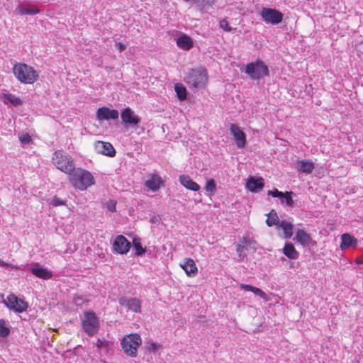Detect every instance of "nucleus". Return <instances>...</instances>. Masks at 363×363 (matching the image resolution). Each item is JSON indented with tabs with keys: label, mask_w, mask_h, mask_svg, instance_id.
<instances>
[{
	"label": "nucleus",
	"mask_w": 363,
	"mask_h": 363,
	"mask_svg": "<svg viewBox=\"0 0 363 363\" xmlns=\"http://www.w3.org/2000/svg\"><path fill=\"white\" fill-rule=\"evenodd\" d=\"M96 118L99 121L117 119L118 118V111L116 109H110L107 107H101L96 111Z\"/></svg>",
	"instance_id": "4468645a"
},
{
	"label": "nucleus",
	"mask_w": 363,
	"mask_h": 363,
	"mask_svg": "<svg viewBox=\"0 0 363 363\" xmlns=\"http://www.w3.org/2000/svg\"><path fill=\"white\" fill-rule=\"evenodd\" d=\"M177 44L178 47L184 50H188L193 46L191 38L186 35L180 36L177 40Z\"/></svg>",
	"instance_id": "b1692460"
},
{
	"label": "nucleus",
	"mask_w": 363,
	"mask_h": 363,
	"mask_svg": "<svg viewBox=\"0 0 363 363\" xmlns=\"http://www.w3.org/2000/svg\"><path fill=\"white\" fill-rule=\"evenodd\" d=\"M240 288L245 291H252L255 295L259 296L264 299H266V296H267L266 294L259 288H257V287H255V286H252L248 285V284H240Z\"/></svg>",
	"instance_id": "c756f323"
},
{
	"label": "nucleus",
	"mask_w": 363,
	"mask_h": 363,
	"mask_svg": "<svg viewBox=\"0 0 363 363\" xmlns=\"http://www.w3.org/2000/svg\"><path fill=\"white\" fill-rule=\"evenodd\" d=\"M54 206H59L65 204V201L60 199L57 196H53L52 201L50 203Z\"/></svg>",
	"instance_id": "58836bf2"
},
{
	"label": "nucleus",
	"mask_w": 363,
	"mask_h": 363,
	"mask_svg": "<svg viewBox=\"0 0 363 363\" xmlns=\"http://www.w3.org/2000/svg\"><path fill=\"white\" fill-rule=\"evenodd\" d=\"M94 150L96 153L113 157L116 155V150L113 145L108 142L96 141L94 143Z\"/></svg>",
	"instance_id": "f8f14e48"
},
{
	"label": "nucleus",
	"mask_w": 363,
	"mask_h": 363,
	"mask_svg": "<svg viewBox=\"0 0 363 363\" xmlns=\"http://www.w3.org/2000/svg\"><path fill=\"white\" fill-rule=\"evenodd\" d=\"M174 90L179 100L184 101L186 99V89L184 85L177 83L174 85Z\"/></svg>",
	"instance_id": "473e14b6"
},
{
	"label": "nucleus",
	"mask_w": 363,
	"mask_h": 363,
	"mask_svg": "<svg viewBox=\"0 0 363 363\" xmlns=\"http://www.w3.org/2000/svg\"><path fill=\"white\" fill-rule=\"evenodd\" d=\"M130 247V242L123 236L118 235L113 243V248L118 254H126Z\"/></svg>",
	"instance_id": "9b49d317"
},
{
	"label": "nucleus",
	"mask_w": 363,
	"mask_h": 363,
	"mask_svg": "<svg viewBox=\"0 0 363 363\" xmlns=\"http://www.w3.org/2000/svg\"><path fill=\"white\" fill-rule=\"evenodd\" d=\"M296 169L300 172L310 174L315 169V165L311 161L299 160L296 162Z\"/></svg>",
	"instance_id": "aec40b11"
},
{
	"label": "nucleus",
	"mask_w": 363,
	"mask_h": 363,
	"mask_svg": "<svg viewBox=\"0 0 363 363\" xmlns=\"http://www.w3.org/2000/svg\"><path fill=\"white\" fill-rule=\"evenodd\" d=\"M267 216V219L266 220V223L268 226L271 227L273 225H277L279 227V217L275 210L272 209L271 211L266 214Z\"/></svg>",
	"instance_id": "cd10ccee"
},
{
	"label": "nucleus",
	"mask_w": 363,
	"mask_h": 363,
	"mask_svg": "<svg viewBox=\"0 0 363 363\" xmlns=\"http://www.w3.org/2000/svg\"><path fill=\"white\" fill-rule=\"evenodd\" d=\"M10 333V329L6 326V321L4 319H0V337H6Z\"/></svg>",
	"instance_id": "72a5a7b5"
},
{
	"label": "nucleus",
	"mask_w": 363,
	"mask_h": 363,
	"mask_svg": "<svg viewBox=\"0 0 363 363\" xmlns=\"http://www.w3.org/2000/svg\"><path fill=\"white\" fill-rule=\"evenodd\" d=\"M341 240L342 242L340 244V247L342 250L347 249L350 247H355L357 243V240L348 233L343 234L342 235Z\"/></svg>",
	"instance_id": "5701e85b"
},
{
	"label": "nucleus",
	"mask_w": 363,
	"mask_h": 363,
	"mask_svg": "<svg viewBox=\"0 0 363 363\" xmlns=\"http://www.w3.org/2000/svg\"><path fill=\"white\" fill-rule=\"evenodd\" d=\"M205 189L206 191L209 192L210 194H213L216 192V184L213 179H208L206 182Z\"/></svg>",
	"instance_id": "f704fd0d"
},
{
	"label": "nucleus",
	"mask_w": 363,
	"mask_h": 363,
	"mask_svg": "<svg viewBox=\"0 0 363 363\" xmlns=\"http://www.w3.org/2000/svg\"><path fill=\"white\" fill-rule=\"evenodd\" d=\"M162 179L158 176H152L151 179L147 180L145 183V186L152 191H157L160 189Z\"/></svg>",
	"instance_id": "bb28decb"
},
{
	"label": "nucleus",
	"mask_w": 363,
	"mask_h": 363,
	"mask_svg": "<svg viewBox=\"0 0 363 363\" xmlns=\"http://www.w3.org/2000/svg\"><path fill=\"white\" fill-rule=\"evenodd\" d=\"M295 239L303 246L313 247L316 245V242L313 240L309 233L302 229H298L296 234Z\"/></svg>",
	"instance_id": "2eb2a0df"
},
{
	"label": "nucleus",
	"mask_w": 363,
	"mask_h": 363,
	"mask_svg": "<svg viewBox=\"0 0 363 363\" xmlns=\"http://www.w3.org/2000/svg\"><path fill=\"white\" fill-rule=\"evenodd\" d=\"M208 81L207 73L205 69L198 67L190 69L184 77V82L191 88H203Z\"/></svg>",
	"instance_id": "f03ea898"
},
{
	"label": "nucleus",
	"mask_w": 363,
	"mask_h": 363,
	"mask_svg": "<svg viewBox=\"0 0 363 363\" xmlns=\"http://www.w3.org/2000/svg\"><path fill=\"white\" fill-rule=\"evenodd\" d=\"M293 224L286 220H281L279 223L277 228H281L284 231V238L286 239L291 238L293 235Z\"/></svg>",
	"instance_id": "a878e982"
},
{
	"label": "nucleus",
	"mask_w": 363,
	"mask_h": 363,
	"mask_svg": "<svg viewBox=\"0 0 363 363\" xmlns=\"http://www.w3.org/2000/svg\"><path fill=\"white\" fill-rule=\"evenodd\" d=\"M82 327L86 333L91 336V311H85L84 313V319L82 320Z\"/></svg>",
	"instance_id": "c85d7f7f"
},
{
	"label": "nucleus",
	"mask_w": 363,
	"mask_h": 363,
	"mask_svg": "<svg viewBox=\"0 0 363 363\" xmlns=\"http://www.w3.org/2000/svg\"><path fill=\"white\" fill-rule=\"evenodd\" d=\"M72 186L79 190H85L91 186V173L82 168H75L69 174Z\"/></svg>",
	"instance_id": "7ed1b4c3"
},
{
	"label": "nucleus",
	"mask_w": 363,
	"mask_h": 363,
	"mask_svg": "<svg viewBox=\"0 0 363 363\" xmlns=\"http://www.w3.org/2000/svg\"><path fill=\"white\" fill-rule=\"evenodd\" d=\"M74 302H75V304L77 306H81L82 305V303H84V301L82 299V298L81 297H77L74 299Z\"/></svg>",
	"instance_id": "de8ad7c7"
},
{
	"label": "nucleus",
	"mask_w": 363,
	"mask_h": 363,
	"mask_svg": "<svg viewBox=\"0 0 363 363\" xmlns=\"http://www.w3.org/2000/svg\"><path fill=\"white\" fill-rule=\"evenodd\" d=\"M99 320L95 313L92 312V335L98 332Z\"/></svg>",
	"instance_id": "c9c22d12"
},
{
	"label": "nucleus",
	"mask_w": 363,
	"mask_h": 363,
	"mask_svg": "<svg viewBox=\"0 0 363 363\" xmlns=\"http://www.w3.org/2000/svg\"><path fill=\"white\" fill-rule=\"evenodd\" d=\"M264 186V179L262 177L254 178L251 177L246 184L247 189L252 192L260 191Z\"/></svg>",
	"instance_id": "a211bd4d"
},
{
	"label": "nucleus",
	"mask_w": 363,
	"mask_h": 363,
	"mask_svg": "<svg viewBox=\"0 0 363 363\" xmlns=\"http://www.w3.org/2000/svg\"><path fill=\"white\" fill-rule=\"evenodd\" d=\"M118 303L121 306H125L128 311L138 313L141 311V302L138 298H127L125 296H121L118 298Z\"/></svg>",
	"instance_id": "9d476101"
},
{
	"label": "nucleus",
	"mask_w": 363,
	"mask_h": 363,
	"mask_svg": "<svg viewBox=\"0 0 363 363\" xmlns=\"http://www.w3.org/2000/svg\"><path fill=\"white\" fill-rule=\"evenodd\" d=\"M159 347H160V345L156 343H154V342L148 343L146 345V349L149 352H156L159 349Z\"/></svg>",
	"instance_id": "79ce46f5"
},
{
	"label": "nucleus",
	"mask_w": 363,
	"mask_h": 363,
	"mask_svg": "<svg viewBox=\"0 0 363 363\" xmlns=\"http://www.w3.org/2000/svg\"><path fill=\"white\" fill-rule=\"evenodd\" d=\"M283 252L285 256L291 259H297L299 255L298 252L295 249L294 245L291 242L285 244L283 249Z\"/></svg>",
	"instance_id": "393cba45"
},
{
	"label": "nucleus",
	"mask_w": 363,
	"mask_h": 363,
	"mask_svg": "<svg viewBox=\"0 0 363 363\" xmlns=\"http://www.w3.org/2000/svg\"><path fill=\"white\" fill-rule=\"evenodd\" d=\"M180 267L185 271L188 276H194L197 273L196 264L191 258H186L184 263H180Z\"/></svg>",
	"instance_id": "412c9836"
},
{
	"label": "nucleus",
	"mask_w": 363,
	"mask_h": 363,
	"mask_svg": "<svg viewBox=\"0 0 363 363\" xmlns=\"http://www.w3.org/2000/svg\"><path fill=\"white\" fill-rule=\"evenodd\" d=\"M179 182L182 186L187 189L197 191L200 189L199 185L194 182L189 176L182 175L179 177Z\"/></svg>",
	"instance_id": "4be33fe9"
},
{
	"label": "nucleus",
	"mask_w": 363,
	"mask_h": 363,
	"mask_svg": "<svg viewBox=\"0 0 363 363\" xmlns=\"http://www.w3.org/2000/svg\"><path fill=\"white\" fill-rule=\"evenodd\" d=\"M13 73L16 78L24 84H32L38 79L37 71L25 63L15 64L13 67Z\"/></svg>",
	"instance_id": "f257e3e1"
},
{
	"label": "nucleus",
	"mask_w": 363,
	"mask_h": 363,
	"mask_svg": "<svg viewBox=\"0 0 363 363\" xmlns=\"http://www.w3.org/2000/svg\"><path fill=\"white\" fill-rule=\"evenodd\" d=\"M53 164L62 172L69 174L74 169V163L72 157L63 151H55L52 156Z\"/></svg>",
	"instance_id": "39448f33"
},
{
	"label": "nucleus",
	"mask_w": 363,
	"mask_h": 363,
	"mask_svg": "<svg viewBox=\"0 0 363 363\" xmlns=\"http://www.w3.org/2000/svg\"><path fill=\"white\" fill-rule=\"evenodd\" d=\"M107 208L111 212L116 211V202L113 201H109L107 203Z\"/></svg>",
	"instance_id": "a18cd8bd"
},
{
	"label": "nucleus",
	"mask_w": 363,
	"mask_h": 363,
	"mask_svg": "<svg viewBox=\"0 0 363 363\" xmlns=\"http://www.w3.org/2000/svg\"><path fill=\"white\" fill-rule=\"evenodd\" d=\"M141 344V337L137 333L128 335L123 337L121 341L123 352L131 357H137L138 348Z\"/></svg>",
	"instance_id": "20e7f679"
},
{
	"label": "nucleus",
	"mask_w": 363,
	"mask_h": 363,
	"mask_svg": "<svg viewBox=\"0 0 363 363\" xmlns=\"http://www.w3.org/2000/svg\"><path fill=\"white\" fill-rule=\"evenodd\" d=\"M115 47L117 50H118V51L120 52L124 51L125 49H126V45L121 43V42H118V43H115Z\"/></svg>",
	"instance_id": "c03bdc74"
},
{
	"label": "nucleus",
	"mask_w": 363,
	"mask_h": 363,
	"mask_svg": "<svg viewBox=\"0 0 363 363\" xmlns=\"http://www.w3.org/2000/svg\"><path fill=\"white\" fill-rule=\"evenodd\" d=\"M122 123L129 127H135L140 122V117L129 107L125 108L121 113Z\"/></svg>",
	"instance_id": "1a4fd4ad"
},
{
	"label": "nucleus",
	"mask_w": 363,
	"mask_h": 363,
	"mask_svg": "<svg viewBox=\"0 0 363 363\" xmlns=\"http://www.w3.org/2000/svg\"><path fill=\"white\" fill-rule=\"evenodd\" d=\"M4 303L11 310L16 313H23L26 311L28 307L27 302L21 298H18L14 294H10L7 296L6 300L4 301Z\"/></svg>",
	"instance_id": "6e6552de"
},
{
	"label": "nucleus",
	"mask_w": 363,
	"mask_h": 363,
	"mask_svg": "<svg viewBox=\"0 0 363 363\" xmlns=\"http://www.w3.org/2000/svg\"><path fill=\"white\" fill-rule=\"evenodd\" d=\"M160 220V217L159 216H154L150 218V222L152 223H157Z\"/></svg>",
	"instance_id": "49530a36"
},
{
	"label": "nucleus",
	"mask_w": 363,
	"mask_h": 363,
	"mask_svg": "<svg viewBox=\"0 0 363 363\" xmlns=\"http://www.w3.org/2000/svg\"><path fill=\"white\" fill-rule=\"evenodd\" d=\"M0 266L6 267L7 266V263L0 259Z\"/></svg>",
	"instance_id": "09e8293b"
},
{
	"label": "nucleus",
	"mask_w": 363,
	"mask_h": 363,
	"mask_svg": "<svg viewBox=\"0 0 363 363\" xmlns=\"http://www.w3.org/2000/svg\"><path fill=\"white\" fill-rule=\"evenodd\" d=\"M17 10L18 13L21 15H35L40 13V10L36 6H30L28 7H18Z\"/></svg>",
	"instance_id": "2f4dec72"
},
{
	"label": "nucleus",
	"mask_w": 363,
	"mask_h": 363,
	"mask_svg": "<svg viewBox=\"0 0 363 363\" xmlns=\"http://www.w3.org/2000/svg\"><path fill=\"white\" fill-rule=\"evenodd\" d=\"M91 184L92 185L94 184V178L92 177V182H91Z\"/></svg>",
	"instance_id": "8fccbe9b"
},
{
	"label": "nucleus",
	"mask_w": 363,
	"mask_h": 363,
	"mask_svg": "<svg viewBox=\"0 0 363 363\" xmlns=\"http://www.w3.org/2000/svg\"><path fill=\"white\" fill-rule=\"evenodd\" d=\"M230 130L234 138L236 145L240 148L243 147L246 143V137L244 132L235 124L230 125Z\"/></svg>",
	"instance_id": "ddd939ff"
},
{
	"label": "nucleus",
	"mask_w": 363,
	"mask_h": 363,
	"mask_svg": "<svg viewBox=\"0 0 363 363\" xmlns=\"http://www.w3.org/2000/svg\"><path fill=\"white\" fill-rule=\"evenodd\" d=\"M292 194V191H286L285 193H283L277 189H274L272 191L270 190L268 191V195H271L272 197L274 198H279L281 203H285L286 205L289 206H294V201L291 196Z\"/></svg>",
	"instance_id": "dca6fc26"
},
{
	"label": "nucleus",
	"mask_w": 363,
	"mask_h": 363,
	"mask_svg": "<svg viewBox=\"0 0 363 363\" xmlns=\"http://www.w3.org/2000/svg\"><path fill=\"white\" fill-rule=\"evenodd\" d=\"M30 270L33 275L40 279H49L52 277L51 272L45 268L40 267L38 263L32 264Z\"/></svg>",
	"instance_id": "f3484780"
},
{
	"label": "nucleus",
	"mask_w": 363,
	"mask_h": 363,
	"mask_svg": "<svg viewBox=\"0 0 363 363\" xmlns=\"http://www.w3.org/2000/svg\"><path fill=\"white\" fill-rule=\"evenodd\" d=\"M262 20L267 23L277 25L283 20V13L278 10L271 8H263L260 11Z\"/></svg>",
	"instance_id": "0eeeda50"
},
{
	"label": "nucleus",
	"mask_w": 363,
	"mask_h": 363,
	"mask_svg": "<svg viewBox=\"0 0 363 363\" xmlns=\"http://www.w3.org/2000/svg\"><path fill=\"white\" fill-rule=\"evenodd\" d=\"M247 250V247L242 244L237 245L236 251L240 259H244L246 255L244 253V250Z\"/></svg>",
	"instance_id": "4c0bfd02"
},
{
	"label": "nucleus",
	"mask_w": 363,
	"mask_h": 363,
	"mask_svg": "<svg viewBox=\"0 0 363 363\" xmlns=\"http://www.w3.org/2000/svg\"><path fill=\"white\" fill-rule=\"evenodd\" d=\"M245 73L253 80H258L269 74L268 67L263 61L259 60L248 63L245 67Z\"/></svg>",
	"instance_id": "423d86ee"
},
{
	"label": "nucleus",
	"mask_w": 363,
	"mask_h": 363,
	"mask_svg": "<svg viewBox=\"0 0 363 363\" xmlns=\"http://www.w3.org/2000/svg\"><path fill=\"white\" fill-rule=\"evenodd\" d=\"M240 244L244 245L247 248L248 247V246H250V247L252 246L253 248H255V242L252 241L248 238L244 237V238H242Z\"/></svg>",
	"instance_id": "ea45409f"
},
{
	"label": "nucleus",
	"mask_w": 363,
	"mask_h": 363,
	"mask_svg": "<svg viewBox=\"0 0 363 363\" xmlns=\"http://www.w3.org/2000/svg\"><path fill=\"white\" fill-rule=\"evenodd\" d=\"M96 352L100 357L106 356L111 347V343L104 338H99L95 343Z\"/></svg>",
	"instance_id": "6ab92c4d"
},
{
	"label": "nucleus",
	"mask_w": 363,
	"mask_h": 363,
	"mask_svg": "<svg viewBox=\"0 0 363 363\" xmlns=\"http://www.w3.org/2000/svg\"><path fill=\"white\" fill-rule=\"evenodd\" d=\"M133 247L135 250V255H141L143 253H145V250L143 248L140 243L135 240H133Z\"/></svg>",
	"instance_id": "e433bc0d"
},
{
	"label": "nucleus",
	"mask_w": 363,
	"mask_h": 363,
	"mask_svg": "<svg viewBox=\"0 0 363 363\" xmlns=\"http://www.w3.org/2000/svg\"><path fill=\"white\" fill-rule=\"evenodd\" d=\"M4 101L5 104L10 103L13 106H18L22 104V101L18 97L11 94L4 95Z\"/></svg>",
	"instance_id": "7c9ffc66"
},
{
	"label": "nucleus",
	"mask_w": 363,
	"mask_h": 363,
	"mask_svg": "<svg viewBox=\"0 0 363 363\" xmlns=\"http://www.w3.org/2000/svg\"><path fill=\"white\" fill-rule=\"evenodd\" d=\"M19 140L23 145H27L31 141V138L28 133H25L19 137Z\"/></svg>",
	"instance_id": "a19ab883"
},
{
	"label": "nucleus",
	"mask_w": 363,
	"mask_h": 363,
	"mask_svg": "<svg viewBox=\"0 0 363 363\" xmlns=\"http://www.w3.org/2000/svg\"><path fill=\"white\" fill-rule=\"evenodd\" d=\"M220 26L225 31H230L231 27L229 26L228 22L226 20H222L220 21Z\"/></svg>",
	"instance_id": "37998d69"
}]
</instances>
